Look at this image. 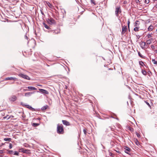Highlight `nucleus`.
I'll list each match as a JSON object with an SVG mask.
<instances>
[{"label": "nucleus", "instance_id": "obj_16", "mask_svg": "<svg viewBox=\"0 0 157 157\" xmlns=\"http://www.w3.org/2000/svg\"><path fill=\"white\" fill-rule=\"evenodd\" d=\"M28 89L30 90H36V89L35 88V87L33 86H28Z\"/></svg>", "mask_w": 157, "mask_h": 157}, {"label": "nucleus", "instance_id": "obj_15", "mask_svg": "<svg viewBox=\"0 0 157 157\" xmlns=\"http://www.w3.org/2000/svg\"><path fill=\"white\" fill-rule=\"evenodd\" d=\"M33 94L32 92H27L25 94V96L29 97L30 96Z\"/></svg>", "mask_w": 157, "mask_h": 157}, {"label": "nucleus", "instance_id": "obj_27", "mask_svg": "<svg viewBox=\"0 0 157 157\" xmlns=\"http://www.w3.org/2000/svg\"><path fill=\"white\" fill-rule=\"evenodd\" d=\"M151 41L150 40H147L146 41V43L147 44H151Z\"/></svg>", "mask_w": 157, "mask_h": 157}, {"label": "nucleus", "instance_id": "obj_41", "mask_svg": "<svg viewBox=\"0 0 157 157\" xmlns=\"http://www.w3.org/2000/svg\"><path fill=\"white\" fill-rule=\"evenodd\" d=\"M84 133L85 135L86 134V130L85 129H84L83 130Z\"/></svg>", "mask_w": 157, "mask_h": 157}, {"label": "nucleus", "instance_id": "obj_1", "mask_svg": "<svg viewBox=\"0 0 157 157\" xmlns=\"http://www.w3.org/2000/svg\"><path fill=\"white\" fill-rule=\"evenodd\" d=\"M57 132L59 134H63L64 133V131L62 124H59L57 125Z\"/></svg>", "mask_w": 157, "mask_h": 157}, {"label": "nucleus", "instance_id": "obj_38", "mask_svg": "<svg viewBox=\"0 0 157 157\" xmlns=\"http://www.w3.org/2000/svg\"><path fill=\"white\" fill-rule=\"evenodd\" d=\"M136 134L138 137H140V134L138 132H136Z\"/></svg>", "mask_w": 157, "mask_h": 157}, {"label": "nucleus", "instance_id": "obj_34", "mask_svg": "<svg viewBox=\"0 0 157 157\" xmlns=\"http://www.w3.org/2000/svg\"><path fill=\"white\" fill-rule=\"evenodd\" d=\"M151 35H152V34H148L147 36V37L148 38H150L151 37Z\"/></svg>", "mask_w": 157, "mask_h": 157}, {"label": "nucleus", "instance_id": "obj_39", "mask_svg": "<svg viewBox=\"0 0 157 157\" xmlns=\"http://www.w3.org/2000/svg\"><path fill=\"white\" fill-rule=\"evenodd\" d=\"M151 48L152 49L154 50L155 49V46L153 45H152L151 46Z\"/></svg>", "mask_w": 157, "mask_h": 157}, {"label": "nucleus", "instance_id": "obj_19", "mask_svg": "<svg viewBox=\"0 0 157 157\" xmlns=\"http://www.w3.org/2000/svg\"><path fill=\"white\" fill-rule=\"evenodd\" d=\"M140 28L135 27L134 29V30L135 32H138L139 31Z\"/></svg>", "mask_w": 157, "mask_h": 157}, {"label": "nucleus", "instance_id": "obj_46", "mask_svg": "<svg viewBox=\"0 0 157 157\" xmlns=\"http://www.w3.org/2000/svg\"><path fill=\"white\" fill-rule=\"evenodd\" d=\"M140 2V1H139V0H137L136 1V3H139V2Z\"/></svg>", "mask_w": 157, "mask_h": 157}, {"label": "nucleus", "instance_id": "obj_11", "mask_svg": "<svg viewBox=\"0 0 157 157\" xmlns=\"http://www.w3.org/2000/svg\"><path fill=\"white\" fill-rule=\"evenodd\" d=\"M140 24V23L139 21H136L135 22V24L134 26L136 27L140 28L139 25Z\"/></svg>", "mask_w": 157, "mask_h": 157}, {"label": "nucleus", "instance_id": "obj_32", "mask_svg": "<svg viewBox=\"0 0 157 157\" xmlns=\"http://www.w3.org/2000/svg\"><path fill=\"white\" fill-rule=\"evenodd\" d=\"M139 63L140 65H142V66H143V64H144L143 62L142 61H140L139 62Z\"/></svg>", "mask_w": 157, "mask_h": 157}, {"label": "nucleus", "instance_id": "obj_48", "mask_svg": "<svg viewBox=\"0 0 157 157\" xmlns=\"http://www.w3.org/2000/svg\"><path fill=\"white\" fill-rule=\"evenodd\" d=\"M37 85L39 86H42V85Z\"/></svg>", "mask_w": 157, "mask_h": 157}, {"label": "nucleus", "instance_id": "obj_20", "mask_svg": "<svg viewBox=\"0 0 157 157\" xmlns=\"http://www.w3.org/2000/svg\"><path fill=\"white\" fill-rule=\"evenodd\" d=\"M43 24L44 25V26L47 29H49V27H48V25H47L45 23H43Z\"/></svg>", "mask_w": 157, "mask_h": 157}, {"label": "nucleus", "instance_id": "obj_50", "mask_svg": "<svg viewBox=\"0 0 157 157\" xmlns=\"http://www.w3.org/2000/svg\"><path fill=\"white\" fill-rule=\"evenodd\" d=\"M2 152V150H1L0 151V153H1Z\"/></svg>", "mask_w": 157, "mask_h": 157}, {"label": "nucleus", "instance_id": "obj_29", "mask_svg": "<svg viewBox=\"0 0 157 157\" xmlns=\"http://www.w3.org/2000/svg\"><path fill=\"white\" fill-rule=\"evenodd\" d=\"M138 55H139V56L140 57H141V58H143V57L142 56V55L140 53V52H138Z\"/></svg>", "mask_w": 157, "mask_h": 157}, {"label": "nucleus", "instance_id": "obj_31", "mask_svg": "<svg viewBox=\"0 0 157 157\" xmlns=\"http://www.w3.org/2000/svg\"><path fill=\"white\" fill-rule=\"evenodd\" d=\"M149 0H145L144 2L146 4H148L149 2Z\"/></svg>", "mask_w": 157, "mask_h": 157}, {"label": "nucleus", "instance_id": "obj_12", "mask_svg": "<svg viewBox=\"0 0 157 157\" xmlns=\"http://www.w3.org/2000/svg\"><path fill=\"white\" fill-rule=\"evenodd\" d=\"M62 122L63 124L67 126L70 125L69 122L66 120H62Z\"/></svg>", "mask_w": 157, "mask_h": 157}, {"label": "nucleus", "instance_id": "obj_54", "mask_svg": "<svg viewBox=\"0 0 157 157\" xmlns=\"http://www.w3.org/2000/svg\"><path fill=\"white\" fill-rule=\"evenodd\" d=\"M156 31L157 32V29H156Z\"/></svg>", "mask_w": 157, "mask_h": 157}, {"label": "nucleus", "instance_id": "obj_23", "mask_svg": "<svg viewBox=\"0 0 157 157\" xmlns=\"http://www.w3.org/2000/svg\"><path fill=\"white\" fill-rule=\"evenodd\" d=\"M39 125V124L37 123H34L32 124V125L34 126H38Z\"/></svg>", "mask_w": 157, "mask_h": 157}, {"label": "nucleus", "instance_id": "obj_24", "mask_svg": "<svg viewBox=\"0 0 157 157\" xmlns=\"http://www.w3.org/2000/svg\"><path fill=\"white\" fill-rule=\"evenodd\" d=\"M11 139L10 138H4V140L5 141H10Z\"/></svg>", "mask_w": 157, "mask_h": 157}, {"label": "nucleus", "instance_id": "obj_7", "mask_svg": "<svg viewBox=\"0 0 157 157\" xmlns=\"http://www.w3.org/2000/svg\"><path fill=\"white\" fill-rule=\"evenodd\" d=\"M8 80H13V81H17V79L16 78L14 77H8L7 78H6L5 79V80L7 81Z\"/></svg>", "mask_w": 157, "mask_h": 157}, {"label": "nucleus", "instance_id": "obj_17", "mask_svg": "<svg viewBox=\"0 0 157 157\" xmlns=\"http://www.w3.org/2000/svg\"><path fill=\"white\" fill-rule=\"evenodd\" d=\"M26 106L27 108L31 109L32 111H34L35 110V109L33 108L31 106L28 105H26Z\"/></svg>", "mask_w": 157, "mask_h": 157}, {"label": "nucleus", "instance_id": "obj_43", "mask_svg": "<svg viewBox=\"0 0 157 157\" xmlns=\"http://www.w3.org/2000/svg\"><path fill=\"white\" fill-rule=\"evenodd\" d=\"M28 90L27 89H23V91H28Z\"/></svg>", "mask_w": 157, "mask_h": 157}, {"label": "nucleus", "instance_id": "obj_45", "mask_svg": "<svg viewBox=\"0 0 157 157\" xmlns=\"http://www.w3.org/2000/svg\"><path fill=\"white\" fill-rule=\"evenodd\" d=\"M16 83L17 84H21V82L19 83L18 82H17Z\"/></svg>", "mask_w": 157, "mask_h": 157}, {"label": "nucleus", "instance_id": "obj_25", "mask_svg": "<svg viewBox=\"0 0 157 157\" xmlns=\"http://www.w3.org/2000/svg\"><path fill=\"white\" fill-rule=\"evenodd\" d=\"M13 154L14 155L18 156L19 155V153L17 151H14Z\"/></svg>", "mask_w": 157, "mask_h": 157}, {"label": "nucleus", "instance_id": "obj_42", "mask_svg": "<svg viewBox=\"0 0 157 157\" xmlns=\"http://www.w3.org/2000/svg\"><path fill=\"white\" fill-rule=\"evenodd\" d=\"M25 39H26L27 40V39H28V37H27V35H25Z\"/></svg>", "mask_w": 157, "mask_h": 157}, {"label": "nucleus", "instance_id": "obj_47", "mask_svg": "<svg viewBox=\"0 0 157 157\" xmlns=\"http://www.w3.org/2000/svg\"><path fill=\"white\" fill-rule=\"evenodd\" d=\"M41 14H43V15H44V13H43V12L41 10Z\"/></svg>", "mask_w": 157, "mask_h": 157}, {"label": "nucleus", "instance_id": "obj_3", "mask_svg": "<svg viewBox=\"0 0 157 157\" xmlns=\"http://www.w3.org/2000/svg\"><path fill=\"white\" fill-rule=\"evenodd\" d=\"M18 75L23 78L27 80H30V78L29 76L22 73H20Z\"/></svg>", "mask_w": 157, "mask_h": 157}, {"label": "nucleus", "instance_id": "obj_28", "mask_svg": "<svg viewBox=\"0 0 157 157\" xmlns=\"http://www.w3.org/2000/svg\"><path fill=\"white\" fill-rule=\"evenodd\" d=\"M152 61L154 64H157V61H155L154 59H152Z\"/></svg>", "mask_w": 157, "mask_h": 157}, {"label": "nucleus", "instance_id": "obj_8", "mask_svg": "<svg viewBox=\"0 0 157 157\" xmlns=\"http://www.w3.org/2000/svg\"><path fill=\"white\" fill-rule=\"evenodd\" d=\"M44 4L45 5H47L50 8L53 9V6L48 1H44Z\"/></svg>", "mask_w": 157, "mask_h": 157}, {"label": "nucleus", "instance_id": "obj_26", "mask_svg": "<svg viewBox=\"0 0 157 157\" xmlns=\"http://www.w3.org/2000/svg\"><path fill=\"white\" fill-rule=\"evenodd\" d=\"M47 107H48V106L47 105L44 106L41 108V109L43 110H45L47 109Z\"/></svg>", "mask_w": 157, "mask_h": 157}, {"label": "nucleus", "instance_id": "obj_6", "mask_svg": "<svg viewBox=\"0 0 157 157\" xmlns=\"http://www.w3.org/2000/svg\"><path fill=\"white\" fill-rule=\"evenodd\" d=\"M47 21L48 23L51 25L55 24L56 23L55 21L52 18H50V19H48Z\"/></svg>", "mask_w": 157, "mask_h": 157}, {"label": "nucleus", "instance_id": "obj_35", "mask_svg": "<svg viewBox=\"0 0 157 157\" xmlns=\"http://www.w3.org/2000/svg\"><path fill=\"white\" fill-rule=\"evenodd\" d=\"M135 142H136V144L137 145H138V144H139V141H138V140L137 139H136V140H135Z\"/></svg>", "mask_w": 157, "mask_h": 157}, {"label": "nucleus", "instance_id": "obj_49", "mask_svg": "<svg viewBox=\"0 0 157 157\" xmlns=\"http://www.w3.org/2000/svg\"><path fill=\"white\" fill-rule=\"evenodd\" d=\"M155 53H157V50H155Z\"/></svg>", "mask_w": 157, "mask_h": 157}, {"label": "nucleus", "instance_id": "obj_33", "mask_svg": "<svg viewBox=\"0 0 157 157\" xmlns=\"http://www.w3.org/2000/svg\"><path fill=\"white\" fill-rule=\"evenodd\" d=\"M13 152L14 151L12 150H10L9 151V153L11 154H13Z\"/></svg>", "mask_w": 157, "mask_h": 157}, {"label": "nucleus", "instance_id": "obj_14", "mask_svg": "<svg viewBox=\"0 0 157 157\" xmlns=\"http://www.w3.org/2000/svg\"><path fill=\"white\" fill-rule=\"evenodd\" d=\"M125 150L124 152L128 154H129L128 153V152H129L130 151V149L128 147H126L125 148Z\"/></svg>", "mask_w": 157, "mask_h": 157}, {"label": "nucleus", "instance_id": "obj_37", "mask_svg": "<svg viewBox=\"0 0 157 157\" xmlns=\"http://www.w3.org/2000/svg\"><path fill=\"white\" fill-rule=\"evenodd\" d=\"M145 102L151 108V106L150 105V104L147 101H145Z\"/></svg>", "mask_w": 157, "mask_h": 157}, {"label": "nucleus", "instance_id": "obj_4", "mask_svg": "<svg viewBox=\"0 0 157 157\" xmlns=\"http://www.w3.org/2000/svg\"><path fill=\"white\" fill-rule=\"evenodd\" d=\"M128 29L127 26L124 25L122 26L121 35H123L127 31Z\"/></svg>", "mask_w": 157, "mask_h": 157}, {"label": "nucleus", "instance_id": "obj_53", "mask_svg": "<svg viewBox=\"0 0 157 157\" xmlns=\"http://www.w3.org/2000/svg\"><path fill=\"white\" fill-rule=\"evenodd\" d=\"M154 1H156L157 0H154Z\"/></svg>", "mask_w": 157, "mask_h": 157}, {"label": "nucleus", "instance_id": "obj_22", "mask_svg": "<svg viewBox=\"0 0 157 157\" xmlns=\"http://www.w3.org/2000/svg\"><path fill=\"white\" fill-rule=\"evenodd\" d=\"M130 24V21L128 19V21L127 24H128V30H129V31H130V29H129Z\"/></svg>", "mask_w": 157, "mask_h": 157}, {"label": "nucleus", "instance_id": "obj_51", "mask_svg": "<svg viewBox=\"0 0 157 157\" xmlns=\"http://www.w3.org/2000/svg\"><path fill=\"white\" fill-rule=\"evenodd\" d=\"M155 6L157 8V4Z\"/></svg>", "mask_w": 157, "mask_h": 157}, {"label": "nucleus", "instance_id": "obj_40", "mask_svg": "<svg viewBox=\"0 0 157 157\" xmlns=\"http://www.w3.org/2000/svg\"><path fill=\"white\" fill-rule=\"evenodd\" d=\"M9 147L10 149H11L12 148V144L11 143L9 144Z\"/></svg>", "mask_w": 157, "mask_h": 157}, {"label": "nucleus", "instance_id": "obj_52", "mask_svg": "<svg viewBox=\"0 0 157 157\" xmlns=\"http://www.w3.org/2000/svg\"><path fill=\"white\" fill-rule=\"evenodd\" d=\"M132 129H132V128L131 129H130V130L131 131H132Z\"/></svg>", "mask_w": 157, "mask_h": 157}, {"label": "nucleus", "instance_id": "obj_13", "mask_svg": "<svg viewBox=\"0 0 157 157\" xmlns=\"http://www.w3.org/2000/svg\"><path fill=\"white\" fill-rule=\"evenodd\" d=\"M146 44V43H145V42H144L143 41L141 42L140 44V47H141L143 49L145 48V46Z\"/></svg>", "mask_w": 157, "mask_h": 157}, {"label": "nucleus", "instance_id": "obj_30", "mask_svg": "<svg viewBox=\"0 0 157 157\" xmlns=\"http://www.w3.org/2000/svg\"><path fill=\"white\" fill-rule=\"evenodd\" d=\"M91 1L92 3H93L94 5L96 4L95 1L94 0H91Z\"/></svg>", "mask_w": 157, "mask_h": 157}, {"label": "nucleus", "instance_id": "obj_9", "mask_svg": "<svg viewBox=\"0 0 157 157\" xmlns=\"http://www.w3.org/2000/svg\"><path fill=\"white\" fill-rule=\"evenodd\" d=\"M39 91L42 93L45 94H49L48 91L44 89H39Z\"/></svg>", "mask_w": 157, "mask_h": 157}, {"label": "nucleus", "instance_id": "obj_2", "mask_svg": "<svg viewBox=\"0 0 157 157\" xmlns=\"http://www.w3.org/2000/svg\"><path fill=\"white\" fill-rule=\"evenodd\" d=\"M19 152H22L24 153H26L28 154H31V152L29 150L24 148H22L19 149Z\"/></svg>", "mask_w": 157, "mask_h": 157}, {"label": "nucleus", "instance_id": "obj_21", "mask_svg": "<svg viewBox=\"0 0 157 157\" xmlns=\"http://www.w3.org/2000/svg\"><path fill=\"white\" fill-rule=\"evenodd\" d=\"M142 73L145 75H146L147 74V72L144 70H142Z\"/></svg>", "mask_w": 157, "mask_h": 157}, {"label": "nucleus", "instance_id": "obj_18", "mask_svg": "<svg viewBox=\"0 0 157 157\" xmlns=\"http://www.w3.org/2000/svg\"><path fill=\"white\" fill-rule=\"evenodd\" d=\"M153 28V26L150 25L148 28V30L149 31H151Z\"/></svg>", "mask_w": 157, "mask_h": 157}, {"label": "nucleus", "instance_id": "obj_10", "mask_svg": "<svg viewBox=\"0 0 157 157\" xmlns=\"http://www.w3.org/2000/svg\"><path fill=\"white\" fill-rule=\"evenodd\" d=\"M10 100L14 101L17 99V97L15 95L11 96L9 98Z\"/></svg>", "mask_w": 157, "mask_h": 157}, {"label": "nucleus", "instance_id": "obj_36", "mask_svg": "<svg viewBox=\"0 0 157 157\" xmlns=\"http://www.w3.org/2000/svg\"><path fill=\"white\" fill-rule=\"evenodd\" d=\"M142 34H141V35H136V37H137V38L138 39H139L140 38L141 36V35H142Z\"/></svg>", "mask_w": 157, "mask_h": 157}, {"label": "nucleus", "instance_id": "obj_44", "mask_svg": "<svg viewBox=\"0 0 157 157\" xmlns=\"http://www.w3.org/2000/svg\"><path fill=\"white\" fill-rule=\"evenodd\" d=\"M150 40H151V42L153 40V38H151L150 39H149Z\"/></svg>", "mask_w": 157, "mask_h": 157}, {"label": "nucleus", "instance_id": "obj_5", "mask_svg": "<svg viewBox=\"0 0 157 157\" xmlns=\"http://www.w3.org/2000/svg\"><path fill=\"white\" fill-rule=\"evenodd\" d=\"M121 13V10L120 9V7L116 8L115 11V13L117 16H118L119 14Z\"/></svg>", "mask_w": 157, "mask_h": 157}]
</instances>
